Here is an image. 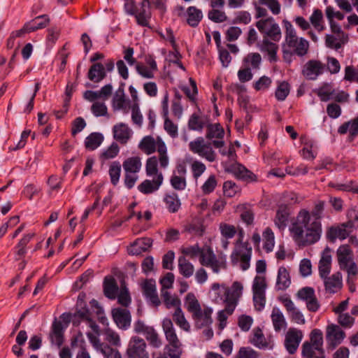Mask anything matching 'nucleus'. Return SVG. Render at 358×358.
Masks as SVG:
<instances>
[{"mask_svg": "<svg viewBox=\"0 0 358 358\" xmlns=\"http://www.w3.org/2000/svg\"><path fill=\"white\" fill-rule=\"evenodd\" d=\"M290 232L299 246H307L317 243L321 238L322 227L321 221L313 220L310 211L301 209L292 222Z\"/></svg>", "mask_w": 358, "mask_h": 358, "instance_id": "obj_1", "label": "nucleus"}, {"mask_svg": "<svg viewBox=\"0 0 358 358\" xmlns=\"http://www.w3.org/2000/svg\"><path fill=\"white\" fill-rule=\"evenodd\" d=\"M282 22L285 29V43L282 45L284 57L285 58L287 55H292V54L299 57L306 55L309 49L308 41L296 35V31L289 21L284 20Z\"/></svg>", "mask_w": 358, "mask_h": 358, "instance_id": "obj_2", "label": "nucleus"}, {"mask_svg": "<svg viewBox=\"0 0 358 358\" xmlns=\"http://www.w3.org/2000/svg\"><path fill=\"white\" fill-rule=\"evenodd\" d=\"M138 148L148 155L157 150L161 167L166 168L169 165L167 148L165 143L161 139L156 142L152 136H146L140 141Z\"/></svg>", "mask_w": 358, "mask_h": 358, "instance_id": "obj_3", "label": "nucleus"}, {"mask_svg": "<svg viewBox=\"0 0 358 358\" xmlns=\"http://www.w3.org/2000/svg\"><path fill=\"white\" fill-rule=\"evenodd\" d=\"M336 256L341 270L345 271L348 275H357L358 266L354 261L353 252L350 245H341L336 251Z\"/></svg>", "mask_w": 358, "mask_h": 358, "instance_id": "obj_4", "label": "nucleus"}, {"mask_svg": "<svg viewBox=\"0 0 358 358\" xmlns=\"http://www.w3.org/2000/svg\"><path fill=\"white\" fill-rule=\"evenodd\" d=\"M255 25L263 35V38H267L275 42L280 40L282 37L280 28L272 17L260 19L256 22Z\"/></svg>", "mask_w": 358, "mask_h": 358, "instance_id": "obj_5", "label": "nucleus"}, {"mask_svg": "<svg viewBox=\"0 0 358 358\" xmlns=\"http://www.w3.org/2000/svg\"><path fill=\"white\" fill-rule=\"evenodd\" d=\"M252 256V248L248 243H241L236 246L231 255V262L233 265L240 262V267L243 271H246L250 267V262Z\"/></svg>", "mask_w": 358, "mask_h": 358, "instance_id": "obj_6", "label": "nucleus"}, {"mask_svg": "<svg viewBox=\"0 0 358 358\" xmlns=\"http://www.w3.org/2000/svg\"><path fill=\"white\" fill-rule=\"evenodd\" d=\"M252 256V248L248 243H241L236 246L231 255V262L233 265L240 262V267L243 271H246L250 267V262Z\"/></svg>", "mask_w": 358, "mask_h": 358, "instance_id": "obj_7", "label": "nucleus"}, {"mask_svg": "<svg viewBox=\"0 0 358 358\" xmlns=\"http://www.w3.org/2000/svg\"><path fill=\"white\" fill-rule=\"evenodd\" d=\"M126 356L127 358H149L145 341L138 336H133L129 341Z\"/></svg>", "mask_w": 358, "mask_h": 358, "instance_id": "obj_8", "label": "nucleus"}, {"mask_svg": "<svg viewBox=\"0 0 358 358\" xmlns=\"http://www.w3.org/2000/svg\"><path fill=\"white\" fill-rule=\"evenodd\" d=\"M189 150L195 154L206 159L209 162L215 160V153L211 143H206L203 137H198L189 143Z\"/></svg>", "mask_w": 358, "mask_h": 358, "instance_id": "obj_9", "label": "nucleus"}, {"mask_svg": "<svg viewBox=\"0 0 358 358\" xmlns=\"http://www.w3.org/2000/svg\"><path fill=\"white\" fill-rule=\"evenodd\" d=\"M296 296L298 299L306 302L309 311L315 313L320 309V303L313 287H304L297 292Z\"/></svg>", "mask_w": 358, "mask_h": 358, "instance_id": "obj_10", "label": "nucleus"}, {"mask_svg": "<svg viewBox=\"0 0 358 358\" xmlns=\"http://www.w3.org/2000/svg\"><path fill=\"white\" fill-rule=\"evenodd\" d=\"M345 337V333L336 324H330L327 327L326 339L329 347L336 348Z\"/></svg>", "mask_w": 358, "mask_h": 358, "instance_id": "obj_11", "label": "nucleus"}, {"mask_svg": "<svg viewBox=\"0 0 358 358\" xmlns=\"http://www.w3.org/2000/svg\"><path fill=\"white\" fill-rule=\"evenodd\" d=\"M303 338V333L301 330L290 328L285 335V347L290 355H293L297 350Z\"/></svg>", "mask_w": 358, "mask_h": 358, "instance_id": "obj_12", "label": "nucleus"}, {"mask_svg": "<svg viewBox=\"0 0 358 358\" xmlns=\"http://www.w3.org/2000/svg\"><path fill=\"white\" fill-rule=\"evenodd\" d=\"M145 61V64L137 63L136 70L143 78L152 79L155 77V73L158 71L157 62L151 55L146 56Z\"/></svg>", "mask_w": 358, "mask_h": 358, "instance_id": "obj_13", "label": "nucleus"}, {"mask_svg": "<svg viewBox=\"0 0 358 358\" xmlns=\"http://www.w3.org/2000/svg\"><path fill=\"white\" fill-rule=\"evenodd\" d=\"M325 65L319 60L311 59L304 65L302 74L303 76L311 80H315L323 73Z\"/></svg>", "mask_w": 358, "mask_h": 358, "instance_id": "obj_14", "label": "nucleus"}, {"mask_svg": "<svg viewBox=\"0 0 358 358\" xmlns=\"http://www.w3.org/2000/svg\"><path fill=\"white\" fill-rule=\"evenodd\" d=\"M213 309L210 307H203L192 315L196 328L209 327L213 323Z\"/></svg>", "mask_w": 358, "mask_h": 358, "instance_id": "obj_15", "label": "nucleus"}, {"mask_svg": "<svg viewBox=\"0 0 358 358\" xmlns=\"http://www.w3.org/2000/svg\"><path fill=\"white\" fill-rule=\"evenodd\" d=\"M113 320L117 326L122 329L126 330L131 325V314L126 308H114L112 310Z\"/></svg>", "mask_w": 358, "mask_h": 358, "instance_id": "obj_16", "label": "nucleus"}, {"mask_svg": "<svg viewBox=\"0 0 358 358\" xmlns=\"http://www.w3.org/2000/svg\"><path fill=\"white\" fill-rule=\"evenodd\" d=\"M326 292L335 294L340 291L343 287V278L340 272H336L322 279Z\"/></svg>", "mask_w": 358, "mask_h": 358, "instance_id": "obj_17", "label": "nucleus"}, {"mask_svg": "<svg viewBox=\"0 0 358 358\" xmlns=\"http://www.w3.org/2000/svg\"><path fill=\"white\" fill-rule=\"evenodd\" d=\"M143 294L150 301L152 306L157 307L161 301L156 292L155 281L153 280H145L142 283Z\"/></svg>", "mask_w": 358, "mask_h": 358, "instance_id": "obj_18", "label": "nucleus"}, {"mask_svg": "<svg viewBox=\"0 0 358 358\" xmlns=\"http://www.w3.org/2000/svg\"><path fill=\"white\" fill-rule=\"evenodd\" d=\"M163 175L159 173L153 180H145L138 186V189L144 194H152L159 189L163 182Z\"/></svg>", "mask_w": 358, "mask_h": 358, "instance_id": "obj_19", "label": "nucleus"}, {"mask_svg": "<svg viewBox=\"0 0 358 358\" xmlns=\"http://www.w3.org/2000/svg\"><path fill=\"white\" fill-rule=\"evenodd\" d=\"M136 10L137 12L135 17L137 23L143 27H148V20L151 16L150 1L148 0H142L140 6H137Z\"/></svg>", "mask_w": 358, "mask_h": 358, "instance_id": "obj_20", "label": "nucleus"}, {"mask_svg": "<svg viewBox=\"0 0 358 358\" xmlns=\"http://www.w3.org/2000/svg\"><path fill=\"white\" fill-rule=\"evenodd\" d=\"M228 171H230L238 179H241L247 182L257 180V176L241 164H237L231 165L228 169Z\"/></svg>", "mask_w": 358, "mask_h": 358, "instance_id": "obj_21", "label": "nucleus"}, {"mask_svg": "<svg viewBox=\"0 0 358 358\" xmlns=\"http://www.w3.org/2000/svg\"><path fill=\"white\" fill-rule=\"evenodd\" d=\"M163 117L164 118V129L172 137L178 136V127L168 117L169 104L168 95H166L162 101Z\"/></svg>", "mask_w": 358, "mask_h": 358, "instance_id": "obj_22", "label": "nucleus"}, {"mask_svg": "<svg viewBox=\"0 0 358 358\" xmlns=\"http://www.w3.org/2000/svg\"><path fill=\"white\" fill-rule=\"evenodd\" d=\"M162 330L167 344L180 343L173 323L170 318H164L162 322Z\"/></svg>", "mask_w": 358, "mask_h": 358, "instance_id": "obj_23", "label": "nucleus"}, {"mask_svg": "<svg viewBox=\"0 0 358 358\" xmlns=\"http://www.w3.org/2000/svg\"><path fill=\"white\" fill-rule=\"evenodd\" d=\"M152 240L150 238L136 239L128 248V252L131 255H139L146 252L152 246Z\"/></svg>", "mask_w": 358, "mask_h": 358, "instance_id": "obj_24", "label": "nucleus"}, {"mask_svg": "<svg viewBox=\"0 0 358 358\" xmlns=\"http://www.w3.org/2000/svg\"><path fill=\"white\" fill-rule=\"evenodd\" d=\"M331 268V255L329 248L325 249L319 262L318 271L320 277L323 279L329 275Z\"/></svg>", "mask_w": 358, "mask_h": 358, "instance_id": "obj_25", "label": "nucleus"}, {"mask_svg": "<svg viewBox=\"0 0 358 358\" xmlns=\"http://www.w3.org/2000/svg\"><path fill=\"white\" fill-rule=\"evenodd\" d=\"M113 138L122 144H126L131 136V131L124 123L115 124L113 128Z\"/></svg>", "mask_w": 358, "mask_h": 358, "instance_id": "obj_26", "label": "nucleus"}, {"mask_svg": "<svg viewBox=\"0 0 358 358\" xmlns=\"http://www.w3.org/2000/svg\"><path fill=\"white\" fill-rule=\"evenodd\" d=\"M259 50L268 55V60L271 62H275L278 60L277 52L278 50V45L275 41L264 38L259 45Z\"/></svg>", "mask_w": 358, "mask_h": 358, "instance_id": "obj_27", "label": "nucleus"}, {"mask_svg": "<svg viewBox=\"0 0 358 358\" xmlns=\"http://www.w3.org/2000/svg\"><path fill=\"white\" fill-rule=\"evenodd\" d=\"M106 77V72L103 64L100 62L94 63L89 69L87 78L94 83H99Z\"/></svg>", "mask_w": 358, "mask_h": 358, "instance_id": "obj_28", "label": "nucleus"}, {"mask_svg": "<svg viewBox=\"0 0 358 358\" xmlns=\"http://www.w3.org/2000/svg\"><path fill=\"white\" fill-rule=\"evenodd\" d=\"M50 339L52 344H55L59 348L63 344L64 327L62 322L55 321L52 323Z\"/></svg>", "mask_w": 358, "mask_h": 358, "instance_id": "obj_29", "label": "nucleus"}, {"mask_svg": "<svg viewBox=\"0 0 358 358\" xmlns=\"http://www.w3.org/2000/svg\"><path fill=\"white\" fill-rule=\"evenodd\" d=\"M349 235L350 231H347L341 224L328 228L326 233V237L331 243H334L337 238L344 240Z\"/></svg>", "mask_w": 358, "mask_h": 358, "instance_id": "obj_30", "label": "nucleus"}, {"mask_svg": "<svg viewBox=\"0 0 358 358\" xmlns=\"http://www.w3.org/2000/svg\"><path fill=\"white\" fill-rule=\"evenodd\" d=\"M289 216V211L287 206L280 205L277 211L274 222L275 226L280 230H284L287 224Z\"/></svg>", "mask_w": 358, "mask_h": 358, "instance_id": "obj_31", "label": "nucleus"}, {"mask_svg": "<svg viewBox=\"0 0 358 358\" xmlns=\"http://www.w3.org/2000/svg\"><path fill=\"white\" fill-rule=\"evenodd\" d=\"M222 287L224 289V299L238 301L239 298L242 295L243 289L242 283L238 281H235L233 282L230 287L224 286Z\"/></svg>", "mask_w": 358, "mask_h": 358, "instance_id": "obj_32", "label": "nucleus"}, {"mask_svg": "<svg viewBox=\"0 0 358 358\" xmlns=\"http://www.w3.org/2000/svg\"><path fill=\"white\" fill-rule=\"evenodd\" d=\"M163 201L168 211L171 213H177L181 207V201L176 192L166 194L164 196Z\"/></svg>", "mask_w": 358, "mask_h": 358, "instance_id": "obj_33", "label": "nucleus"}, {"mask_svg": "<svg viewBox=\"0 0 358 358\" xmlns=\"http://www.w3.org/2000/svg\"><path fill=\"white\" fill-rule=\"evenodd\" d=\"M208 122V117L193 113L188 120V128L190 130L201 131L203 128L206 127Z\"/></svg>", "mask_w": 358, "mask_h": 358, "instance_id": "obj_34", "label": "nucleus"}, {"mask_svg": "<svg viewBox=\"0 0 358 358\" xmlns=\"http://www.w3.org/2000/svg\"><path fill=\"white\" fill-rule=\"evenodd\" d=\"M271 317L275 331L279 332L287 327L285 318L279 308H273Z\"/></svg>", "mask_w": 358, "mask_h": 358, "instance_id": "obj_35", "label": "nucleus"}, {"mask_svg": "<svg viewBox=\"0 0 358 358\" xmlns=\"http://www.w3.org/2000/svg\"><path fill=\"white\" fill-rule=\"evenodd\" d=\"M49 22L50 19L48 15H39L26 23V28L28 29V31L33 32L46 27Z\"/></svg>", "mask_w": 358, "mask_h": 358, "instance_id": "obj_36", "label": "nucleus"}, {"mask_svg": "<svg viewBox=\"0 0 358 358\" xmlns=\"http://www.w3.org/2000/svg\"><path fill=\"white\" fill-rule=\"evenodd\" d=\"M348 131H349L350 136L352 138L358 134V117L344 122L338 129V132L340 134H345Z\"/></svg>", "mask_w": 358, "mask_h": 358, "instance_id": "obj_37", "label": "nucleus"}, {"mask_svg": "<svg viewBox=\"0 0 358 358\" xmlns=\"http://www.w3.org/2000/svg\"><path fill=\"white\" fill-rule=\"evenodd\" d=\"M203 18V14L200 9L195 6H190L187 10V22L192 27H197Z\"/></svg>", "mask_w": 358, "mask_h": 358, "instance_id": "obj_38", "label": "nucleus"}, {"mask_svg": "<svg viewBox=\"0 0 358 358\" xmlns=\"http://www.w3.org/2000/svg\"><path fill=\"white\" fill-rule=\"evenodd\" d=\"M291 283L289 272L285 267H280L278 272L276 287L279 290L286 289Z\"/></svg>", "mask_w": 358, "mask_h": 358, "instance_id": "obj_39", "label": "nucleus"}, {"mask_svg": "<svg viewBox=\"0 0 358 358\" xmlns=\"http://www.w3.org/2000/svg\"><path fill=\"white\" fill-rule=\"evenodd\" d=\"M123 169L125 173H137L141 170L142 164L139 157H132L123 162Z\"/></svg>", "mask_w": 358, "mask_h": 358, "instance_id": "obj_40", "label": "nucleus"}, {"mask_svg": "<svg viewBox=\"0 0 358 358\" xmlns=\"http://www.w3.org/2000/svg\"><path fill=\"white\" fill-rule=\"evenodd\" d=\"M301 354L304 358H316L318 355L324 354L323 348H316L308 341L302 345Z\"/></svg>", "mask_w": 358, "mask_h": 358, "instance_id": "obj_41", "label": "nucleus"}, {"mask_svg": "<svg viewBox=\"0 0 358 358\" xmlns=\"http://www.w3.org/2000/svg\"><path fill=\"white\" fill-rule=\"evenodd\" d=\"M173 320L181 329L189 332L190 331V324L185 318V314L181 308H176L172 315Z\"/></svg>", "mask_w": 358, "mask_h": 358, "instance_id": "obj_42", "label": "nucleus"}, {"mask_svg": "<svg viewBox=\"0 0 358 358\" xmlns=\"http://www.w3.org/2000/svg\"><path fill=\"white\" fill-rule=\"evenodd\" d=\"M161 296L166 308H180V299L175 295H171L167 290L161 289Z\"/></svg>", "mask_w": 358, "mask_h": 358, "instance_id": "obj_43", "label": "nucleus"}, {"mask_svg": "<svg viewBox=\"0 0 358 358\" xmlns=\"http://www.w3.org/2000/svg\"><path fill=\"white\" fill-rule=\"evenodd\" d=\"M123 85L124 84L120 86L113 96L112 105L114 110H122L126 107V99Z\"/></svg>", "mask_w": 358, "mask_h": 358, "instance_id": "obj_44", "label": "nucleus"}, {"mask_svg": "<svg viewBox=\"0 0 358 358\" xmlns=\"http://www.w3.org/2000/svg\"><path fill=\"white\" fill-rule=\"evenodd\" d=\"M103 136L97 132L90 134L85 141V148L90 150L96 149L103 142Z\"/></svg>", "mask_w": 358, "mask_h": 358, "instance_id": "obj_45", "label": "nucleus"}, {"mask_svg": "<svg viewBox=\"0 0 358 358\" xmlns=\"http://www.w3.org/2000/svg\"><path fill=\"white\" fill-rule=\"evenodd\" d=\"M207 132L206 137L208 139L220 138L222 139L224 135V131L220 124H211L208 122L207 126Z\"/></svg>", "mask_w": 358, "mask_h": 358, "instance_id": "obj_46", "label": "nucleus"}, {"mask_svg": "<svg viewBox=\"0 0 358 358\" xmlns=\"http://www.w3.org/2000/svg\"><path fill=\"white\" fill-rule=\"evenodd\" d=\"M251 342L255 346L260 349H271L273 348L272 345L266 341L262 331L259 328L255 331Z\"/></svg>", "mask_w": 358, "mask_h": 358, "instance_id": "obj_47", "label": "nucleus"}, {"mask_svg": "<svg viewBox=\"0 0 358 358\" xmlns=\"http://www.w3.org/2000/svg\"><path fill=\"white\" fill-rule=\"evenodd\" d=\"M340 36L327 34L325 36V45L327 48L338 50L348 41V38L341 40Z\"/></svg>", "mask_w": 358, "mask_h": 358, "instance_id": "obj_48", "label": "nucleus"}, {"mask_svg": "<svg viewBox=\"0 0 358 358\" xmlns=\"http://www.w3.org/2000/svg\"><path fill=\"white\" fill-rule=\"evenodd\" d=\"M301 142L304 145L301 151V156L305 159L313 160L315 158L316 155L314 154L312 150L313 145L312 141L308 139L306 136H301Z\"/></svg>", "mask_w": 358, "mask_h": 358, "instance_id": "obj_49", "label": "nucleus"}, {"mask_svg": "<svg viewBox=\"0 0 358 358\" xmlns=\"http://www.w3.org/2000/svg\"><path fill=\"white\" fill-rule=\"evenodd\" d=\"M178 268L181 275L185 278L192 276L194 271V267L184 257H180L178 259Z\"/></svg>", "mask_w": 358, "mask_h": 358, "instance_id": "obj_50", "label": "nucleus"}, {"mask_svg": "<svg viewBox=\"0 0 358 358\" xmlns=\"http://www.w3.org/2000/svg\"><path fill=\"white\" fill-rule=\"evenodd\" d=\"M149 345L154 348H159L162 345V341L153 327L144 334Z\"/></svg>", "mask_w": 358, "mask_h": 358, "instance_id": "obj_51", "label": "nucleus"}, {"mask_svg": "<svg viewBox=\"0 0 358 358\" xmlns=\"http://www.w3.org/2000/svg\"><path fill=\"white\" fill-rule=\"evenodd\" d=\"M185 307L192 315L201 308L198 299L192 292L188 293L185 296Z\"/></svg>", "mask_w": 358, "mask_h": 358, "instance_id": "obj_52", "label": "nucleus"}, {"mask_svg": "<svg viewBox=\"0 0 358 358\" xmlns=\"http://www.w3.org/2000/svg\"><path fill=\"white\" fill-rule=\"evenodd\" d=\"M164 350L166 352V355L169 358H180L182 353V343H171L166 344L165 345Z\"/></svg>", "mask_w": 358, "mask_h": 358, "instance_id": "obj_53", "label": "nucleus"}, {"mask_svg": "<svg viewBox=\"0 0 358 358\" xmlns=\"http://www.w3.org/2000/svg\"><path fill=\"white\" fill-rule=\"evenodd\" d=\"M310 21L317 31L321 32L324 29L323 14L321 10L315 9L310 17Z\"/></svg>", "mask_w": 358, "mask_h": 358, "instance_id": "obj_54", "label": "nucleus"}, {"mask_svg": "<svg viewBox=\"0 0 358 358\" xmlns=\"http://www.w3.org/2000/svg\"><path fill=\"white\" fill-rule=\"evenodd\" d=\"M222 8H212L208 12V17L215 23H222L227 20V16L224 11L220 10Z\"/></svg>", "mask_w": 358, "mask_h": 358, "instance_id": "obj_55", "label": "nucleus"}, {"mask_svg": "<svg viewBox=\"0 0 358 358\" xmlns=\"http://www.w3.org/2000/svg\"><path fill=\"white\" fill-rule=\"evenodd\" d=\"M118 287L114 279L104 280L103 290L104 294L109 299H115L117 294Z\"/></svg>", "mask_w": 358, "mask_h": 358, "instance_id": "obj_56", "label": "nucleus"}, {"mask_svg": "<svg viewBox=\"0 0 358 358\" xmlns=\"http://www.w3.org/2000/svg\"><path fill=\"white\" fill-rule=\"evenodd\" d=\"M206 267L210 268L215 273H218L220 270L227 268V262L224 259H217V257H211V260L208 264H205Z\"/></svg>", "mask_w": 358, "mask_h": 358, "instance_id": "obj_57", "label": "nucleus"}, {"mask_svg": "<svg viewBox=\"0 0 358 358\" xmlns=\"http://www.w3.org/2000/svg\"><path fill=\"white\" fill-rule=\"evenodd\" d=\"M170 183L172 187L178 191H182L186 188L187 182L185 176H177L173 173L170 178Z\"/></svg>", "mask_w": 358, "mask_h": 358, "instance_id": "obj_58", "label": "nucleus"}, {"mask_svg": "<svg viewBox=\"0 0 358 358\" xmlns=\"http://www.w3.org/2000/svg\"><path fill=\"white\" fill-rule=\"evenodd\" d=\"M158 161L156 157L153 156L151 157H149L146 161L145 164V171L148 176H155V177L157 176L159 173L158 171Z\"/></svg>", "mask_w": 358, "mask_h": 358, "instance_id": "obj_59", "label": "nucleus"}, {"mask_svg": "<svg viewBox=\"0 0 358 358\" xmlns=\"http://www.w3.org/2000/svg\"><path fill=\"white\" fill-rule=\"evenodd\" d=\"M324 207V201L320 200L315 201L313 208L310 211V217H312L313 220L321 221V219L323 217Z\"/></svg>", "mask_w": 358, "mask_h": 358, "instance_id": "obj_60", "label": "nucleus"}, {"mask_svg": "<svg viewBox=\"0 0 358 358\" xmlns=\"http://www.w3.org/2000/svg\"><path fill=\"white\" fill-rule=\"evenodd\" d=\"M264 241V248L266 252H271L274 247V234L271 229L267 227L263 233Z\"/></svg>", "mask_w": 358, "mask_h": 358, "instance_id": "obj_61", "label": "nucleus"}, {"mask_svg": "<svg viewBox=\"0 0 358 358\" xmlns=\"http://www.w3.org/2000/svg\"><path fill=\"white\" fill-rule=\"evenodd\" d=\"M290 87L287 82L282 81L279 83L275 92V96L278 101H284L289 93Z\"/></svg>", "mask_w": 358, "mask_h": 358, "instance_id": "obj_62", "label": "nucleus"}, {"mask_svg": "<svg viewBox=\"0 0 358 358\" xmlns=\"http://www.w3.org/2000/svg\"><path fill=\"white\" fill-rule=\"evenodd\" d=\"M121 165L119 162H113L109 169V175L113 185H116L120 179Z\"/></svg>", "mask_w": 358, "mask_h": 358, "instance_id": "obj_63", "label": "nucleus"}, {"mask_svg": "<svg viewBox=\"0 0 358 358\" xmlns=\"http://www.w3.org/2000/svg\"><path fill=\"white\" fill-rule=\"evenodd\" d=\"M120 148L118 145L113 142L106 150L100 155V159L103 161L115 158L119 153Z\"/></svg>", "mask_w": 358, "mask_h": 358, "instance_id": "obj_64", "label": "nucleus"}]
</instances>
